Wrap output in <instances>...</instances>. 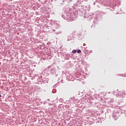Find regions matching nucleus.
I'll return each instance as SVG.
<instances>
[{
  "label": "nucleus",
  "mask_w": 126,
  "mask_h": 126,
  "mask_svg": "<svg viewBox=\"0 0 126 126\" xmlns=\"http://www.w3.org/2000/svg\"><path fill=\"white\" fill-rule=\"evenodd\" d=\"M76 50H73L72 51V53H73V54H76Z\"/></svg>",
  "instance_id": "f257e3e1"
},
{
  "label": "nucleus",
  "mask_w": 126,
  "mask_h": 126,
  "mask_svg": "<svg viewBox=\"0 0 126 126\" xmlns=\"http://www.w3.org/2000/svg\"><path fill=\"white\" fill-rule=\"evenodd\" d=\"M77 52L78 54H80V53H81V50H78L77 51Z\"/></svg>",
  "instance_id": "f03ea898"
},
{
  "label": "nucleus",
  "mask_w": 126,
  "mask_h": 126,
  "mask_svg": "<svg viewBox=\"0 0 126 126\" xmlns=\"http://www.w3.org/2000/svg\"><path fill=\"white\" fill-rule=\"evenodd\" d=\"M1 95H0V97H1Z\"/></svg>",
  "instance_id": "7ed1b4c3"
}]
</instances>
